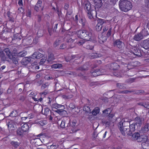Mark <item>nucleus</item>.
Returning <instances> with one entry per match:
<instances>
[{
    "mask_svg": "<svg viewBox=\"0 0 149 149\" xmlns=\"http://www.w3.org/2000/svg\"><path fill=\"white\" fill-rule=\"evenodd\" d=\"M52 111H55L59 114H61L62 112H66V111L63 110L64 107L63 105L58 104L56 103H55L52 104Z\"/></svg>",
    "mask_w": 149,
    "mask_h": 149,
    "instance_id": "obj_4",
    "label": "nucleus"
},
{
    "mask_svg": "<svg viewBox=\"0 0 149 149\" xmlns=\"http://www.w3.org/2000/svg\"><path fill=\"white\" fill-rule=\"evenodd\" d=\"M92 11H89L86 12L87 13V16L90 19H91L93 18V16L92 14Z\"/></svg>",
    "mask_w": 149,
    "mask_h": 149,
    "instance_id": "obj_46",
    "label": "nucleus"
},
{
    "mask_svg": "<svg viewBox=\"0 0 149 149\" xmlns=\"http://www.w3.org/2000/svg\"><path fill=\"white\" fill-rule=\"evenodd\" d=\"M144 1L148 8H149V0H145Z\"/></svg>",
    "mask_w": 149,
    "mask_h": 149,
    "instance_id": "obj_63",
    "label": "nucleus"
},
{
    "mask_svg": "<svg viewBox=\"0 0 149 149\" xmlns=\"http://www.w3.org/2000/svg\"><path fill=\"white\" fill-rule=\"evenodd\" d=\"M43 56V55L38 52H35L32 55L33 59H40V58L42 57Z\"/></svg>",
    "mask_w": 149,
    "mask_h": 149,
    "instance_id": "obj_17",
    "label": "nucleus"
},
{
    "mask_svg": "<svg viewBox=\"0 0 149 149\" xmlns=\"http://www.w3.org/2000/svg\"><path fill=\"white\" fill-rule=\"evenodd\" d=\"M132 135V139L133 140H137L138 142H141L143 140H146V138H145V136L140 135L138 132L135 133Z\"/></svg>",
    "mask_w": 149,
    "mask_h": 149,
    "instance_id": "obj_5",
    "label": "nucleus"
},
{
    "mask_svg": "<svg viewBox=\"0 0 149 149\" xmlns=\"http://www.w3.org/2000/svg\"><path fill=\"white\" fill-rule=\"evenodd\" d=\"M0 57L1 59L3 61H5L6 60V56L5 55V54L4 53L3 51H0Z\"/></svg>",
    "mask_w": 149,
    "mask_h": 149,
    "instance_id": "obj_35",
    "label": "nucleus"
},
{
    "mask_svg": "<svg viewBox=\"0 0 149 149\" xmlns=\"http://www.w3.org/2000/svg\"><path fill=\"white\" fill-rule=\"evenodd\" d=\"M42 3V1L41 0H38V1L36 4L34 9L37 12H38L40 9V8L41 6Z\"/></svg>",
    "mask_w": 149,
    "mask_h": 149,
    "instance_id": "obj_16",
    "label": "nucleus"
},
{
    "mask_svg": "<svg viewBox=\"0 0 149 149\" xmlns=\"http://www.w3.org/2000/svg\"><path fill=\"white\" fill-rule=\"evenodd\" d=\"M85 40L83 39L77 41V44L79 46L82 45L83 44H85Z\"/></svg>",
    "mask_w": 149,
    "mask_h": 149,
    "instance_id": "obj_43",
    "label": "nucleus"
},
{
    "mask_svg": "<svg viewBox=\"0 0 149 149\" xmlns=\"http://www.w3.org/2000/svg\"><path fill=\"white\" fill-rule=\"evenodd\" d=\"M39 123L40 125L42 126H43L45 125L46 123V120H41L39 122Z\"/></svg>",
    "mask_w": 149,
    "mask_h": 149,
    "instance_id": "obj_53",
    "label": "nucleus"
},
{
    "mask_svg": "<svg viewBox=\"0 0 149 149\" xmlns=\"http://www.w3.org/2000/svg\"><path fill=\"white\" fill-rule=\"evenodd\" d=\"M84 8L86 12L93 11L94 10V7L92 6L90 3L88 1H85L84 4Z\"/></svg>",
    "mask_w": 149,
    "mask_h": 149,
    "instance_id": "obj_7",
    "label": "nucleus"
},
{
    "mask_svg": "<svg viewBox=\"0 0 149 149\" xmlns=\"http://www.w3.org/2000/svg\"><path fill=\"white\" fill-rule=\"evenodd\" d=\"M135 123H134L136 125H138V126H140L142 124V121L140 117L139 116H137L134 119Z\"/></svg>",
    "mask_w": 149,
    "mask_h": 149,
    "instance_id": "obj_22",
    "label": "nucleus"
},
{
    "mask_svg": "<svg viewBox=\"0 0 149 149\" xmlns=\"http://www.w3.org/2000/svg\"><path fill=\"white\" fill-rule=\"evenodd\" d=\"M130 127L129 128V131L131 133V136H132V132H133L135 131V126L136 125L134 123H132L131 125H130Z\"/></svg>",
    "mask_w": 149,
    "mask_h": 149,
    "instance_id": "obj_21",
    "label": "nucleus"
},
{
    "mask_svg": "<svg viewBox=\"0 0 149 149\" xmlns=\"http://www.w3.org/2000/svg\"><path fill=\"white\" fill-rule=\"evenodd\" d=\"M94 2V8L98 9L102 6V4L101 0H93Z\"/></svg>",
    "mask_w": 149,
    "mask_h": 149,
    "instance_id": "obj_15",
    "label": "nucleus"
},
{
    "mask_svg": "<svg viewBox=\"0 0 149 149\" xmlns=\"http://www.w3.org/2000/svg\"><path fill=\"white\" fill-rule=\"evenodd\" d=\"M129 51L132 54L137 56H140L141 55L140 51L136 46H131L130 48Z\"/></svg>",
    "mask_w": 149,
    "mask_h": 149,
    "instance_id": "obj_6",
    "label": "nucleus"
},
{
    "mask_svg": "<svg viewBox=\"0 0 149 149\" xmlns=\"http://www.w3.org/2000/svg\"><path fill=\"white\" fill-rule=\"evenodd\" d=\"M92 30L91 28L79 30L77 32V36L80 38L87 41L91 40L92 36Z\"/></svg>",
    "mask_w": 149,
    "mask_h": 149,
    "instance_id": "obj_1",
    "label": "nucleus"
},
{
    "mask_svg": "<svg viewBox=\"0 0 149 149\" xmlns=\"http://www.w3.org/2000/svg\"><path fill=\"white\" fill-rule=\"evenodd\" d=\"M141 47L146 49L149 48V38L144 40L140 44Z\"/></svg>",
    "mask_w": 149,
    "mask_h": 149,
    "instance_id": "obj_13",
    "label": "nucleus"
},
{
    "mask_svg": "<svg viewBox=\"0 0 149 149\" xmlns=\"http://www.w3.org/2000/svg\"><path fill=\"white\" fill-rule=\"evenodd\" d=\"M18 51L17 50V49L16 48L13 49V53H11L13 57H11V60L13 63L15 64L18 63V62L17 58V54Z\"/></svg>",
    "mask_w": 149,
    "mask_h": 149,
    "instance_id": "obj_9",
    "label": "nucleus"
},
{
    "mask_svg": "<svg viewBox=\"0 0 149 149\" xmlns=\"http://www.w3.org/2000/svg\"><path fill=\"white\" fill-rule=\"evenodd\" d=\"M17 110H13L10 114V116L12 117H15L17 115Z\"/></svg>",
    "mask_w": 149,
    "mask_h": 149,
    "instance_id": "obj_41",
    "label": "nucleus"
},
{
    "mask_svg": "<svg viewBox=\"0 0 149 149\" xmlns=\"http://www.w3.org/2000/svg\"><path fill=\"white\" fill-rule=\"evenodd\" d=\"M69 3H65L64 6V9L65 10H68V9L69 7Z\"/></svg>",
    "mask_w": 149,
    "mask_h": 149,
    "instance_id": "obj_51",
    "label": "nucleus"
},
{
    "mask_svg": "<svg viewBox=\"0 0 149 149\" xmlns=\"http://www.w3.org/2000/svg\"><path fill=\"white\" fill-rule=\"evenodd\" d=\"M145 138H146V141L143 140L142 141H143L141 143V146L142 148L143 149H148L147 148H148V146H149V143H148L147 137L145 136Z\"/></svg>",
    "mask_w": 149,
    "mask_h": 149,
    "instance_id": "obj_20",
    "label": "nucleus"
},
{
    "mask_svg": "<svg viewBox=\"0 0 149 149\" xmlns=\"http://www.w3.org/2000/svg\"><path fill=\"white\" fill-rule=\"evenodd\" d=\"M22 130L24 132H28L29 129V126L26 123H24L21 127Z\"/></svg>",
    "mask_w": 149,
    "mask_h": 149,
    "instance_id": "obj_23",
    "label": "nucleus"
},
{
    "mask_svg": "<svg viewBox=\"0 0 149 149\" xmlns=\"http://www.w3.org/2000/svg\"><path fill=\"white\" fill-rule=\"evenodd\" d=\"M91 59H93L98 58L99 56L97 53H93L89 56Z\"/></svg>",
    "mask_w": 149,
    "mask_h": 149,
    "instance_id": "obj_36",
    "label": "nucleus"
},
{
    "mask_svg": "<svg viewBox=\"0 0 149 149\" xmlns=\"http://www.w3.org/2000/svg\"><path fill=\"white\" fill-rule=\"evenodd\" d=\"M111 30H112V28H110L108 30V31L107 32V33L106 35L108 37H109L111 34Z\"/></svg>",
    "mask_w": 149,
    "mask_h": 149,
    "instance_id": "obj_50",
    "label": "nucleus"
},
{
    "mask_svg": "<svg viewBox=\"0 0 149 149\" xmlns=\"http://www.w3.org/2000/svg\"><path fill=\"white\" fill-rule=\"evenodd\" d=\"M98 38V41L100 43H103L104 41H106L107 39L106 37L103 36H99Z\"/></svg>",
    "mask_w": 149,
    "mask_h": 149,
    "instance_id": "obj_31",
    "label": "nucleus"
},
{
    "mask_svg": "<svg viewBox=\"0 0 149 149\" xmlns=\"http://www.w3.org/2000/svg\"><path fill=\"white\" fill-rule=\"evenodd\" d=\"M10 144L12 146L15 148H17L20 145L19 143L18 142L14 141H12L10 143Z\"/></svg>",
    "mask_w": 149,
    "mask_h": 149,
    "instance_id": "obj_38",
    "label": "nucleus"
},
{
    "mask_svg": "<svg viewBox=\"0 0 149 149\" xmlns=\"http://www.w3.org/2000/svg\"><path fill=\"white\" fill-rule=\"evenodd\" d=\"M117 87L120 89H123L124 88V86L123 84L122 83H118L117 84Z\"/></svg>",
    "mask_w": 149,
    "mask_h": 149,
    "instance_id": "obj_48",
    "label": "nucleus"
},
{
    "mask_svg": "<svg viewBox=\"0 0 149 149\" xmlns=\"http://www.w3.org/2000/svg\"><path fill=\"white\" fill-rule=\"evenodd\" d=\"M31 11L30 10H28L26 13V16L27 17H31Z\"/></svg>",
    "mask_w": 149,
    "mask_h": 149,
    "instance_id": "obj_56",
    "label": "nucleus"
},
{
    "mask_svg": "<svg viewBox=\"0 0 149 149\" xmlns=\"http://www.w3.org/2000/svg\"><path fill=\"white\" fill-rule=\"evenodd\" d=\"M26 52L24 51H23L20 52H18L17 54V60L18 59L17 57H23L25 56Z\"/></svg>",
    "mask_w": 149,
    "mask_h": 149,
    "instance_id": "obj_32",
    "label": "nucleus"
},
{
    "mask_svg": "<svg viewBox=\"0 0 149 149\" xmlns=\"http://www.w3.org/2000/svg\"><path fill=\"white\" fill-rule=\"evenodd\" d=\"M48 85H49L48 84V83H46L44 84H43L41 86V88L42 89H44L45 88H46L47 87V86Z\"/></svg>",
    "mask_w": 149,
    "mask_h": 149,
    "instance_id": "obj_54",
    "label": "nucleus"
},
{
    "mask_svg": "<svg viewBox=\"0 0 149 149\" xmlns=\"http://www.w3.org/2000/svg\"><path fill=\"white\" fill-rule=\"evenodd\" d=\"M3 52L5 53L7 57L10 59L11 60V57H13L11 52L10 51V49L8 48H5L4 49Z\"/></svg>",
    "mask_w": 149,
    "mask_h": 149,
    "instance_id": "obj_19",
    "label": "nucleus"
},
{
    "mask_svg": "<svg viewBox=\"0 0 149 149\" xmlns=\"http://www.w3.org/2000/svg\"><path fill=\"white\" fill-rule=\"evenodd\" d=\"M24 9L23 8L20 7L17 10V12L18 14H22L24 12Z\"/></svg>",
    "mask_w": 149,
    "mask_h": 149,
    "instance_id": "obj_37",
    "label": "nucleus"
},
{
    "mask_svg": "<svg viewBox=\"0 0 149 149\" xmlns=\"http://www.w3.org/2000/svg\"><path fill=\"white\" fill-rule=\"evenodd\" d=\"M100 111V109L99 107H95L92 111V114L93 115L96 116L98 114Z\"/></svg>",
    "mask_w": 149,
    "mask_h": 149,
    "instance_id": "obj_27",
    "label": "nucleus"
},
{
    "mask_svg": "<svg viewBox=\"0 0 149 149\" xmlns=\"http://www.w3.org/2000/svg\"><path fill=\"white\" fill-rule=\"evenodd\" d=\"M114 44L115 46L116 45L117 48L121 50L123 49L125 46L124 42L119 39L116 40L114 42Z\"/></svg>",
    "mask_w": 149,
    "mask_h": 149,
    "instance_id": "obj_11",
    "label": "nucleus"
},
{
    "mask_svg": "<svg viewBox=\"0 0 149 149\" xmlns=\"http://www.w3.org/2000/svg\"><path fill=\"white\" fill-rule=\"evenodd\" d=\"M58 147V145L55 143H53L50 146H48L47 148L48 149H55Z\"/></svg>",
    "mask_w": 149,
    "mask_h": 149,
    "instance_id": "obj_39",
    "label": "nucleus"
},
{
    "mask_svg": "<svg viewBox=\"0 0 149 149\" xmlns=\"http://www.w3.org/2000/svg\"><path fill=\"white\" fill-rule=\"evenodd\" d=\"M59 40H56L53 44L54 47H56L58 45H59Z\"/></svg>",
    "mask_w": 149,
    "mask_h": 149,
    "instance_id": "obj_57",
    "label": "nucleus"
},
{
    "mask_svg": "<svg viewBox=\"0 0 149 149\" xmlns=\"http://www.w3.org/2000/svg\"><path fill=\"white\" fill-rule=\"evenodd\" d=\"M139 105L142 106L144 107L149 109V103H148L147 104L144 103H139L138 104Z\"/></svg>",
    "mask_w": 149,
    "mask_h": 149,
    "instance_id": "obj_42",
    "label": "nucleus"
},
{
    "mask_svg": "<svg viewBox=\"0 0 149 149\" xmlns=\"http://www.w3.org/2000/svg\"><path fill=\"white\" fill-rule=\"evenodd\" d=\"M110 69L111 70H116L119 67V65L116 63H111L110 65Z\"/></svg>",
    "mask_w": 149,
    "mask_h": 149,
    "instance_id": "obj_18",
    "label": "nucleus"
},
{
    "mask_svg": "<svg viewBox=\"0 0 149 149\" xmlns=\"http://www.w3.org/2000/svg\"><path fill=\"white\" fill-rule=\"evenodd\" d=\"M130 124L129 122L120 121L118 125V127L122 134L125 136L126 134L131 136V133L129 131L128 125Z\"/></svg>",
    "mask_w": 149,
    "mask_h": 149,
    "instance_id": "obj_2",
    "label": "nucleus"
},
{
    "mask_svg": "<svg viewBox=\"0 0 149 149\" xmlns=\"http://www.w3.org/2000/svg\"><path fill=\"white\" fill-rule=\"evenodd\" d=\"M69 107L71 109H75V111L77 113L80 112V110L77 108V109L76 108L74 104L73 103H70L69 105Z\"/></svg>",
    "mask_w": 149,
    "mask_h": 149,
    "instance_id": "obj_28",
    "label": "nucleus"
},
{
    "mask_svg": "<svg viewBox=\"0 0 149 149\" xmlns=\"http://www.w3.org/2000/svg\"><path fill=\"white\" fill-rule=\"evenodd\" d=\"M111 112H109V114L108 115V118H109V119H111L114 116V115L113 114L111 113Z\"/></svg>",
    "mask_w": 149,
    "mask_h": 149,
    "instance_id": "obj_61",
    "label": "nucleus"
},
{
    "mask_svg": "<svg viewBox=\"0 0 149 149\" xmlns=\"http://www.w3.org/2000/svg\"><path fill=\"white\" fill-rule=\"evenodd\" d=\"M104 20L101 19L98 21V23L95 27L96 31H100L102 28V25L104 23Z\"/></svg>",
    "mask_w": 149,
    "mask_h": 149,
    "instance_id": "obj_12",
    "label": "nucleus"
},
{
    "mask_svg": "<svg viewBox=\"0 0 149 149\" xmlns=\"http://www.w3.org/2000/svg\"><path fill=\"white\" fill-rule=\"evenodd\" d=\"M50 110L48 108H46L45 109L44 114L45 116H47L49 113V112H50Z\"/></svg>",
    "mask_w": 149,
    "mask_h": 149,
    "instance_id": "obj_47",
    "label": "nucleus"
},
{
    "mask_svg": "<svg viewBox=\"0 0 149 149\" xmlns=\"http://www.w3.org/2000/svg\"><path fill=\"white\" fill-rule=\"evenodd\" d=\"M130 64H131L133 67H136L138 65H139L140 64V62L137 61H133L130 62V63L127 64V67H128Z\"/></svg>",
    "mask_w": 149,
    "mask_h": 149,
    "instance_id": "obj_25",
    "label": "nucleus"
},
{
    "mask_svg": "<svg viewBox=\"0 0 149 149\" xmlns=\"http://www.w3.org/2000/svg\"><path fill=\"white\" fill-rule=\"evenodd\" d=\"M79 22L82 24L83 27L86 24V21L84 19H81L79 21Z\"/></svg>",
    "mask_w": 149,
    "mask_h": 149,
    "instance_id": "obj_49",
    "label": "nucleus"
},
{
    "mask_svg": "<svg viewBox=\"0 0 149 149\" xmlns=\"http://www.w3.org/2000/svg\"><path fill=\"white\" fill-rule=\"evenodd\" d=\"M14 22V19L13 18H10L9 20L7 22V23L6 24V27L9 29H11L13 28L12 26H9V24H12Z\"/></svg>",
    "mask_w": 149,
    "mask_h": 149,
    "instance_id": "obj_26",
    "label": "nucleus"
},
{
    "mask_svg": "<svg viewBox=\"0 0 149 149\" xmlns=\"http://www.w3.org/2000/svg\"><path fill=\"white\" fill-rule=\"evenodd\" d=\"M133 92V91H129L128 90H125V91H121L120 92L122 93L127 94L129 92L131 93V92Z\"/></svg>",
    "mask_w": 149,
    "mask_h": 149,
    "instance_id": "obj_60",
    "label": "nucleus"
},
{
    "mask_svg": "<svg viewBox=\"0 0 149 149\" xmlns=\"http://www.w3.org/2000/svg\"><path fill=\"white\" fill-rule=\"evenodd\" d=\"M141 35L143 36V37H146L149 35V33L148 31L146 29H144L142 30L140 32Z\"/></svg>",
    "mask_w": 149,
    "mask_h": 149,
    "instance_id": "obj_29",
    "label": "nucleus"
},
{
    "mask_svg": "<svg viewBox=\"0 0 149 149\" xmlns=\"http://www.w3.org/2000/svg\"><path fill=\"white\" fill-rule=\"evenodd\" d=\"M104 70L102 68L95 70H94L91 73V76L95 77L99 75L104 74Z\"/></svg>",
    "mask_w": 149,
    "mask_h": 149,
    "instance_id": "obj_8",
    "label": "nucleus"
},
{
    "mask_svg": "<svg viewBox=\"0 0 149 149\" xmlns=\"http://www.w3.org/2000/svg\"><path fill=\"white\" fill-rule=\"evenodd\" d=\"M108 1H109V3L110 4H115L116 2V0H108Z\"/></svg>",
    "mask_w": 149,
    "mask_h": 149,
    "instance_id": "obj_58",
    "label": "nucleus"
},
{
    "mask_svg": "<svg viewBox=\"0 0 149 149\" xmlns=\"http://www.w3.org/2000/svg\"><path fill=\"white\" fill-rule=\"evenodd\" d=\"M24 133V132H23L22 128H19L17 131V136H22Z\"/></svg>",
    "mask_w": 149,
    "mask_h": 149,
    "instance_id": "obj_30",
    "label": "nucleus"
},
{
    "mask_svg": "<svg viewBox=\"0 0 149 149\" xmlns=\"http://www.w3.org/2000/svg\"><path fill=\"white\" fill-rule=\"evenodd\" d=\"M65 120H63L60 125V127L61 128H64L65 127Z\"/></svg>",
    "mask_w": 149,
    "mask_h": 149,
    "instance_id": "obj_45",
    "label": "nucleus"
},
{
    "mask_svg": "<svg viewBox=\"0 0 149 149\" xmlns=\"http://www.w3.org/2000/svg\"><path fill=\"white\" fill-rule=\"evenodd\" d=\"M84 110L85 112H86L87 113H89L91 111L90 108L89 107L87 106H85L84 107Z\"/></svg>",
    "mask_w": 149,
    "mask_h": 149,
    "instance_id": "obj_44",
    "label": "nucleus"
},
{
    "mask_svg": "<svg viewBox=\"0 0 149 149\" xmlns=\"http://www.w3.org/2000/svg\"><path fill=\"white\" fill-rule=\"evenodd\" d=\"M8 127L10 131H13L16 128L15 122L13 120H9L8 122Z\"/></svg>",
    "mask_w": 149,
    "mask_h": 149,
    "instance_id": "obj_10",
    "label": "nucleus"
},
{
    "mask_svg": "<svg viewBox=\"0 0 149 149\" xmlns=\"http://www.w3.org/2000/svg\"><path fill=\"white\" fill-rule=\"evenodd\" d=\"M119 7L122 11L127 12L132 8L131 2L127 0H120L119 2Z\"/></svg>",
    "mask_w": 149,
    "mask_h": 149,
    "instance_id": "obj_3",
    "label": "nucleus"
},
{
    "mask_svg": "<svg viewBox=\"0 0 149 149\" xmlns=\"http://www.w3.org/2000/svg\"><path fill=\"white\" fill-rule=\"evenodd\" d=\"M36 65L37 64L36 63H34L31 64L30 67L31 68L34 69V68L36 66Z\"/></svg>",
    "mask_w": 149,
    "mask_h": 149,
    "instance_id": "obj_64",
    "label": "nucleus"
},
{
    "mask_svg": "<svg viewBox=\"0 0 149 149\" xmlns=\"http://www.w3.org/2000/svg\"><path fill=\"white\" fill-rule=\"evenodd\" d=\"M84 47L87 49L92 50L94 48V46L91 45L89 43H85Z\"/></svg>",
    "mask_w": 149,
    "mask_h": 149,
    "instance_id": "obj_33",
    "label": "nucleus"
},
{
    "mask_svg": "<svg viewBox=\"0 0 149 149\" xmlns=\"http://www.w3.org/2000/svg\"><path fill=\"white\" fill-rule=\"evenodd\" d=\"M143 38V36L141 35L140 33H139L135 35L134 37V40L136 41H140Z\"/></svg>",
    "mask_w": 149,
    "mask_h": 149,
    "instance_id": "obj_24",
    "label": "nucleus"
},
{
    "mask_svg": "<svg viewBox=\"0 0 149 149\" xmlns=\"http://www.w3.org/2000/svg\"><path fill=\"white\" fill-rule=\"evenodd\" d=\"M111 109L109 108L104 110L102 111V112L105 116H107L109 113V112H111Z\"/></svg>",
    "mask_w": 149,
    "mask_h": 149,
    "instance_id": "obj_34",
    "label": "nucleus"
},
{
    "mask_svg": "<svg viewBox=\"0 0 149 149\" xmlns=\"http://www.w3.org/2000/svg\"><path fill=\"white\" fill-rule=\"evenodd\" d=\"M62 66L61 64L58 63L52 65L51 67L52 68L56 69L61 68Z\"/></svg>",
    "mask_w": 149,
    "mask_h": 149,
    "instance_id": "obj_40",
    "label": "nucleus"
},
{
    "mask_svg": "<svg viewBox=\"0 0 149 149\" xmlns=\"http://www.w3.org/2000/svg\"><path fill=\"white\" fill-rule=\"evenodd\" d=\"M32 60V58H25L22 61V63L23 65H27L29 63H31Z\"/></svg>",
    "mask_w": 149,
    "mask_h": 149,
    "instance_id": "obj_14",
    "label": "nucleus"
},
{
    "mask_svg": "<svg viewBox=\"0 0 149 149\" xmlns=\"http://www.w3.org/2000/svg\"><path fill=\"white\" fill-rule=\"evenodd\" d=\"M29 95H30V97H32V98L33 99V97L36 96V94L34 92H32Z\"/></svg>",
    "mask_w": 149,
    "mask_h": 149,
    "instance_id": "obj_62",
    "label": "nucleus"
},
{
    "mask_svg": "<svg viewBox=\"0 0 149 149\" xmlns=\"http://www.w3.org/2000/svg\"><path fill=\"white\" fill-rule=\"evenodd\" d=\"M143 129H145V131H148L149 130V123L147 124V125L143 127Z\"/></svg>",
    "mask_w": 149,
    "mask_h": 149,
    "instance_id": "obj_52",
    "label": "nucleus"
},
{
    "mask_svg": "<svg viewBox=\"0 0 149 149\" xmlns=\"http://www.w3.org/2000/svg\"><path fill=\"white\" fill-rule=\"evenodd\" d=\"M46 61L45 58H42L40 62V64L41 65H42L44 64Z\"/></svg>",
    "mask_w": 149,
    "mask_h": 149,
    "instance_id": "obj_55",
    "label": "nucleus"
},
{
    "mask_svg": "<svg viewBox=\"0 0 149 149\" xmlns=\"http://www.w3.org/2000/svg\"><path fill=\"white\" fill-rule=\"evenodd\" d=\"M54 59V56L53 55L50 54L48 56V59L50 61H52Z\"/></svg>",
    "mask_w": 149,
    "mask_h": 149,
    "instance_id": "obj_59",
    "label": "nucleus"
}]
</instances>
